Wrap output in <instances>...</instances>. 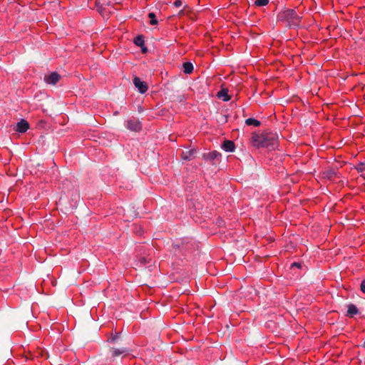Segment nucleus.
<instances>
[{
    "mask_svg": "<svg viewBox=\"0 0 365 365\" xmlns=\"http://www.w3.org/2000/svg\"><path fill=\"white\" fill-rule=\"evenodd\" d=\"M250 143L257 148L274 149L278 145V135L276 133L272 132H255L252 134Z\"/></svg>",
    "mask_w": 365,
    "mask_h": 365,
    "instance_id": "1",
    "label": "nucleus"
},
{
    "mask_svg": "<svg viewBox=\"0 0 365 365\" xmlns=\"http://www.w3.org/2000/svg\"><path fill=\"white\" fill-rule=\"evenodd\" d=\"M281 17L286 21L297 24L300 21V17L294 9H287L281 13Z\"/></svg>",
    "mask_w": 365,
    "mask_h": 365,
    "instance_id": "2",
    "label": "nucleus"
},
{
    "mask_svg": "<svg viewBox=\"0 0 365 365\" xmlns=\"http://www.w3.org/2000/svg\"><path fill=\"white\" fill-rule=\"evenodd\" d=\"M127 129L133 132H140L142 130V123L136 118H131L125 122Z\"/></svg>",
    "mask_w": 365,
    "mask_h": 365,
    "instance_id": "3",
    "label": "nucleus"
},
{
    "mask_svg": "<svg viewBox=\"0 0 365 365\" xmlns=\"http://www.w3.org/2000/svg\"><path fill=\"white\" fill-rule=\"evenodd\" d=\"M202 158L205 161L210 162L212 165L216 164L220 161L221 154L217 150H213L210 153H205L202 154Z\"/></svg>",
    "mask_w": 365,
    "mask_h": 365,
    "instance_id": "4",
    "label": "nucleus"
},
{
    "mask_svg": "<svg viewBox=\"0 0 365 365\" xmlns=\"http://www.w3.org/2000/svg\"><path fill=\"white\" fill-rule=\"evenodd\" d=\"M109 352L111 355V357L113 359H115L122 354H125V355L128 354L129 352V349L127 347H120V348L111 347L109 349Z\"/></svg>",
    "mask_w": 365,
    "mask_h": 365,
    "instance_id": "5",
    "label": "nucleus"
},
{
    "mask_svg": "<svg viewBox=\"0 0 365 365\" xmlns=\"http://www.w3.org/2000/svg\"><path fill=\"white\" fill-rule=\"evenodd\" d=\"M133 83L140 93H145L148 90V86L147 83L142 81L139 77H134Z\"/></svg>",
    "mask_w": 365,
    "mask_h": 365,
    "instance_id": "6",
    "label": "nucleus"
},
{
    "mask_svg": "<svg viewBox=\"0 0 365 365\" xmlns=\"http://www.w3.org/2000/svg\"><path fill=\"white\" fill-rule=\"evenodd\" d=\"M43 79L47 84L55 85L61 79V76L57 72H52L48 75H45Z\"/></svg>",
    "mask_w": 365,
    "mask_h": 365,
    "instance_id": "7",
    "label": "nucleus"
},
{
    "mask_svg": "<svg viewBox=\"0 0 365 365\" xmlns=\"http://www.w3.org/2000/svg\"><path fill=\"white\" fill-rule=\"evenodd\" d=\"M337 176L336 171L333 168H329L322 173V177L324 179L334 180Z\"/></svg>",
    "mask_w": 365,
    "mask_h": 365,
    "instance_id": "8",
    "label": "nucleus"
},
{
    "mask_svg": "<svg viewBox=\"0 0 365 365\" xmlns=\"http://www.w3.org/2000/svg\"><path fill=\"white\" fill-rule=\"evenodd\" d=\"M29 128V123L26 120L22 119L19 122L17 123V125H16V131L17 132L23 133L26 132Z\"/></svg>",
    "mask_w": 365,
    "mask_h": 365,
    "instance_id": "9",
    "label": "nucleus"
},
{
    "mask_svg": "<svg viewBox=\"0 0 365 365\" xmlns=\"http://www.w3.org/2000/svg\"><path fill=\"white\" fill-rule=\"evenodd\" d=\"M359 313V310L357 307L354 304H349L347 305V312L346 316L350 318L354 317V316L358 314Z\"/></svg>",
    "mask_w": 365,
    "mask_h": 365,
    "instance_id": "10",
    "label": "nucleus"
},
{
    "mask_svg": "<svg viewBox=\"0 0 365 365\" xmlns=\"http://www.w3.org/2000/svg\"><path fill=\"white\" fill-rule=\"evenodd\" d=\"M222 148L227 152H233L235 149V145L232 140H225L222 145Z\"/></svg>",
    "mask_w": 365,
    "mask_h": 365,
    "instance_id": "11",
    "label": "nucleus"
},
{
    "mask_svg": "<svg viewBox=\"0 0 365 365\" xmlns=\"http://www.w3.org/2000/svg\"><path fill=\"white\" fill-rule=\"evenodd\" d=\"M197 153V150L193 148L190 149L187 152H182L181 158L185 160H190L194 156V155Z\"/></svg>",
    "mask_w": 365,
    "mask_h": 365,
    "instance_id": "12",
    "label": "nucleus"
},
{
    "mask_svg": "<svg viewBox=\"0 0 365 365\" xmlns=\"http://www.w3.org/2000/svg\"><path fill=\"white\" fill-rule=\"evenodd\" d=\"M183 72L186 74H190L192 73L194 67L191 62H185L182 64Z\"/></svg>",
    "mask_w": 365,
    "mask_h": 365,
    "instance_id": "13",
    "label": "nucleus"
},
{
    "mask_svg": "<svg viewBox=\"0 0 365 365\" xmlns=\"http://www.w3.org/2000/svg\"><path fill=\"white\" fill-rule=\"evenodd\" d=\"M217 96L219 98H222L224 101H228L231 99L230 96L228 95L227 89L222 88L217 93Z\"/></svg>",
    "mask_w": 365,
    "mask_h": 365,
    "instance_id": "14",
    "label": "nucleus"
},
{
    "mask_svg": "<svg viewBox=\"0 0 365 365\" xmlns=\"http://www.w3.org/2000/svg\"><path fill=\"white\" fill-rule=\"evenodd\" d=\"M245 124L247 125H252L255 127H259L261 125V122L257 119L249 118L245 120Z\"/></svg>",
    "mask_w": 365,
    "mask_h": 365,
    "instance_id": "15",
    "label": "nucleus"
},
{
    "mask_svg": "<svg viewBox=\"0 0 365 365\" xmlns=\"http://www.w3.org/2000/svg\"><path fill=\"white\" fill-rule=\"evenodd\" d=\"M134 43L138 46H144V43H145V41H144V38L143 36H137L135 40H134Z\"/></svg>",
    "mask_w": 365,
    "mask_h": 365,
    "instance_id": "16",
    "label": "nucleus"
},
{
    "mask_svg": "<svg viewBox=\"0 0 365 365\" xmlns=\"http://www.w3.org/2000/svg\"><path fill=\"white\" fill-rule=\"evenodd\" d=\"M148 17L150 18V24L151 25H157L158 24V21L156 19V16L154 13L153 12H150L148 14Z\"/></svg>",
    "mask_w": 365,
    "mask_h": 365,
    "instance_id": "17",
    "label": "nucleus"
},
{
    "mask_svg": "<svg viewBox=\"0 0 365 365\" xmlns=\"http://www.w3.org/2000/svg\"><path fill=\"white\" fill-rule=\"evenodd\" d=\"M71 304V302H56L54 303H53V307H56L57 308H61V307H66V306H68Z\"/></svg>",
    "mask_w": 365,
    "mask_h": 365,
    "instance_id": "18",
    "label": "nucleus"
},
{
    "mask_svg": "<svg viewBox=\"0 0 365 365\" xmlns=\"http://www.w3.org/2000/svg\"><path fill=\"white\" fill-rule=\"evenodd\" d=\"M269 0H255V4L257 6H264L267 5Z\"/></svg>",
    "mask_w": 365,
    "mask_h": 365,
    "instance_id": "19",
    "label": "nucleus"
},
{
    "mask_svg": "<svg viewBox=\"0 0 365 365\" xmlns=\"http://www.w3.org/2000/svg\"><path fill=\"white\" fill-rule=\"evenodd\" d=\"M356 168L359 172L361 173L365 171V163L360 162L359 163L357 164Z\"/></svg>",
    "mask_w": 365,
    "mask_h": 365,
    "instance_id": "20",
    "label": "nucleus"
},
{
    "mask_svg": "<svg viewBox=\"0 0 365 365\" xmlns=\"http://www.w3.org/2000/svg\"><path fill=\"white\" fill-rule=\"evenodd\" d=\"M120 340V336L118 334H116L110 339V341L118 343Z\"/></svg>",
    "mask_w": 365,
    "mask_h": 365,
    "instance_id": "21",
    "label": "nucleus"
},
{
    "mask_svg": "<svg viewBox=\"0 0 365 365\" xmlns=\"http://www.w3.org/2000/svg\"><path fill=\"white\" fill-rule=\"evenodd\" d=\"M173 4H174V6H175V7H180V6H182V1H181V0H175V1H174Z\"/></svg>",
    "mask_w": 365,
    "mask_h": 365,
    "instance_id": "22",
    "label": "nucleus"
},
{
    "mask_svg": "<svg viewBox=\"0 0 365 365\" xmlns=\"http://www.w3.org/2000/svg\"><path fill=\"white\" fill-rule=\"evenodd\" d=\"M360 287H361V290L363 292V293L365 294V279L362 280Z\"/></svg>",
    "mask_w": 365,
    "mask_h": 365,
    "instance_id": "23",
    "label": "nucleus"
},
{
    "mask_svg": "<svg viewBox=\"0 0 365 365\" xmlns=\"http://www.w3.org/2000/svg\"><path fill=\"white\" fill-rule=\"evenodd\" d=\"M292 267H301V264L298 262H294L292 264Z\"/></svg>",
    "mask_w": 365,
    "mask_h": 365,
    "instance_id": "24",
    "label": "nucleus"
},
{
    "mask_svg": "<svg viewBox=\"0 0 365 365\" xmlns=\"http://www.w3.org/2000/svg\"><path fill=\"white\" fill-rule=\"evenodd\" d=\"M140 262L142 264H145V259L144 257H142V258L140 259Z\"/></svg>",
    "mask_w": 365,
    "mask_h": 365,
    "instance_id": "25",
    "label": "nucleus"
},
{
    "mask_svg": "<svg viewBox=\"0 0 365 365\" xmlns=\"http://www.w3.org/2000/svg\"><path fill=\"white\" fill-rule=\"evenodd\" d=\"M146 51H147V48H143V52H145Z\"/></svg>",
    "mask_w": 365,
    "mask_h": 365,
    "instance_id": "26",
    "label": "nucleus"
},
{
    "mask_svg": "<svg viewBox=\"0 0 365 365\" xmlns=\"http://www.w3.org/2000/svg\"><path fill=\"white\" fill-rule=\"evenodd\" d=\"M364 346L365 347V341H364Z\"/></svg>",
    "mask_w": 365,
    "mask_h": 365,
    "instance_id": "27",
    "label": "nucleus"
}]
</instances>
